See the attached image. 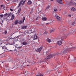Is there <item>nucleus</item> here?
I'll return each mask as SVG.
<instances>
[{"mask_svg":"<svg viewBox=\"0 0 76 76\" xmlns=\"http://www.w3.org/2000/svg\"><path fill=\"white\" fill-rule=\"evenodd\" d=\"M9 16H10V14L8 15L7 17H9Z\"/></svg>","mask_w":76,"mask_h":76,"instance_id":"nucleus-37","label":"nucleus"},{"mask_svg":"<svg viewBox=\"0 0 76 76\" xmlns=\"http://www.w3.org/2000/svg\"><path fill=\"white\" fill-rule=\"evenodd\" d=\"M61 54V53H60L59 52L57 54V55H58L59 54Z\"/></svg>","mask_w":76,"mask_h":76,"instance_id":"nucleus-36","label":"nucleus"},{"mask_svg":"<svg viewBox=\"0 0 76 76\" xmlns=\"http://www.w3.org/2000/svg\"><path fill=\"white\" fill-rule=\"evenodd\" d=\"M54 32V29L51 30H50V33H52V32Z\"/></svg>","mask_w":76,"mask_h":76,"instance_id":"nucleus-25","label":"nucleus"},{"mask_svg":"<svg viewBox=\"0 0 76 76\" xmlns=\"http://www.w3.org/2000/svg\"><path fill=\"white\" fill-rule=\"evenodd\" d=\"M48 23H47V24H46V25H48Z\"/></svg>","mask_w":76,"mask_h":76,"instance_id":"nucleus-52","label":"nucleus"},{"mask_svg":"<svg viewBox=\"0 0 76 76\" xmlns=\"http://www.w3.org/2000/svg\"><path fill=\"white\" fill-rule=\"evenodd\" d=\"M75 32H76V30H75V29L69 31V35H72V34H73V33H75Z\"/></svg>","mask_w":76,"mask_h":76,"instance_id":"nucleus-3","label":"nucleus"},{"mask_svg":"<svg viewBox=\"0 0 76 76\" xmlns=\"http://www.w3.org/2000/svg\"><path fill=\"white\" fill-rule=\"evenodd\" d=\"M23 22L25 21V17H23Z\"/></svg>","mask_w":76,"mask_h":76,"instance_id":"nucleus-34","label":"nucleus"},{"mask_svg":"<svg viewBox=\"0 0 76 76\" xmlns=\"http://www.w3.org/2000/svg\"><path fill=\"white\" fill-rule=\"evenodd\" d=\"M70 3H71V4H73V3H72V0H71V1H70Z\"/></svg>","mask_w":76,"mask_h":76,"instance_id":"nucleus-38","label":"nucleus"},{"mask_svg":"<svg viewBox=\"0 0 76 76\" xmlns=\"http://www.w3.org/2000/svg\"><path fill=\"white\" fill-rule=\"evenodd\" d=\"M71 10L72 11H75V8L74 7H72L71 8Z\"/></svg>","mask_w":76,"mask_h":76,"instance_id":"nucleus-19","label":"nucleus"},{"mask_svg":"<svg viewBox=\"0 0 76 76\" xmlns=\"http://www.w3.org/2000/svg\"><path fill=\"white\" fill-rule=\"evenodd\" d=\"M22 64H23V63H25V61H22L21 62Z\"/></svg>","mask_w":76,"mask_h":76,"instance_id":"nucleus-33","label":"nucleus"},{"mask_svg":"<svg viewBox=\"0 0 76 76\" xmlns=\"http://www.w3.org/2000/svg\"><path fill=\"white\" fill-rule=\"evenodd\" d=\"M23 23V20L18 21V24L21 25V24H22Z\"/></svg>","mask_w":76,"mask_h":76,"instance_id":"nucleus-11","label":"nucleus"},{"mask_svg":"<svg viewBox=\"0 0 76 76\" xmlns=\"http://www.w3.org/2000/svg\"><path fill=\"white\" fill-rule=\"evenodd\" d=\"M74 24H75V22H73L72 23V25H74Z\"/></svg>","mask_w":76,"mask_h":76,"instance_id":"nucleus-41","label":"nucleus"},{"mask_svg":"<svg viewBox=\"0 0 76 76\" xmlns=\"http://www.w3.org/2000/svg\"><path fill=\"white\" fill-rule=\"evenodd\" d=\"M9 39H12V38H10Z\"/></svg>","mask_w":76,"mask_h":76,"instance_id":"nucleus-51","label":"nucleus"},{"mask_svg":"<svg viewBox=\"0 0 76 76\" xmlns=\"http://www.w3.org/2000/svg\"><path fill=\"white\" fill-rule=\"evenodd\" d=\"M49 8H50V6H48L46 8V10H48V9H49Z\"/></svg>","mask_w":76,"mask_h":76,"instance_id":"nucleus-31","label":"nucleus"},{"mask_svg":"<svg viewBox=\"0 0 76 76\" xmlns=\"http://www.w3.org/2000/svg\"><path fill=\"white\" fill-rule=\"evenodd\" d=\"M74 4H75V6H76V3H75Z\"/></svg>","mask_w":76,"mask_h":76,"instance_id":"nucleus-48","label":"nucleus"},{"mask_svg":"<svg viewBox=\"0 0 76 76\" xmlns=\"http://www.w3.org/2000/svg\"><path fill=\"white\" fill-rule=\"evenodd\" d=\"M6 71H7V72H8V71H9V70H10V68H7L6 69Z\"/></svg>","mask_w":76,"mask_h":76,"instance_id":"nucleus-26","label":"nucleus"},{"mask_svg":"<svg viewBox=\"0 0 76 76\" xmlns=\"http://www.w3.org/2000/svg\"><path fill=\"white\" fill-rule=\"evenodd\" d=\"M75 0V1H76V0Z\"/></svg>","mask_w":76,"mask_h":76,"instance_id":"nucleus-58","label":"nucleus"},{"mask_svg":"<svg viewBox=\"0 0 76 76\" xmlns=\"http://www.w3.org/2000/svg\"><path fill=\"white\" fill-rule=\"evenodd\" d=\"M2 49L4 50V51H5V52H7V51H12V50H9L5 46H4L2 47Z\"/></svg>","mask_w":76,"mask_h":76,"instance_id":"nucleus-1","label":"nucleus"},{"mask_svg":"<svg viewBox=\"0 0 76 76\" xmlns=\"http://www.w3.org/2000/svg\"><path fill=\"white\" fill-rule=\"evenodd\" d=\"M27 4L29 5H31V4H32V3L31 1H28Z\"/></svg>","mask_w":76,"mask_h":76,"instance_id":"nucleus-9","label":"nucleus"},{"mask_svg":"<svg viewBox=\"0 0 76 76\" xmlns=\"http://www.w3.org/2000/svg\"><path fill=\"white\" fill-rule=\"evenodd\" d=\"M47 19V18L45 17V18H42V20H44V21H45V20H46Z\"/></svg>","mask_w":76,"mask_h":76,"instance_id":"nucleus-21","label":"nucleus"},{"mask_svg":"<svg viewBox=\"0 0 76 76\" xmlns=\"http://www.w3.org/2000/svg\"><path fill=\"white\" fill-rule=\"evenodd\" d=\"M21 11V8H20L19 9V10H18V13H20V11Z\"/></svg>","mask_w":76,"mask_h":76,"instance_id":"nucleus-15","label":"nucleus"},{"mask_svg":"<svg viewBox=\"0 0 76 76\" xmlns=\"http://www.w3.org/2000/svg\"><path fill=\"white\" fill-rule=\"evenodd\" d=\"M58 75H61V72H59L58 73Z\"/></svg>","mask_w":76,"mask_h":76,"instance_id":"nucleus-32","label":"nucleus"},{"mask_svg":"<svg viewBox=\"0 0 76 76\" xmlns=\"http://www.w3.org/2000/svg\"><path fill=\"white\" fill-rule=\"evenodd\" d=\"M47 41L48 42H51V40L49 39H47Z\"/></svg>","mask_w":76,"mask_h":76,"instance_id":"nucleus-18","label":"nucleus"},{"mask_svg":"<svg viewBox=\"0 0 76 76\" xmlns=\"http://www.w3.org/2000/svg\"><path fill=\"white\" fill-rule=\"evenodd\" d=\"M34 39H33V40H35V39H37V38L38 37L37 36V35H34Z\"/></svg>","mask_w":76,"mask_h":76,"instance_id":"nucleus-13","label":"nucleus"},{"mask_svg":"<svg viewBox=\"0 0 76 76\" xmlns=\"http://www.w3.org/2000/svg\"><path fill=\"white\" fill-rule=\"evenodd\" d=\"M10 10L11 11H12H12H13V10H12V9H10Z\"/></svg>","mask_w":76,"mask_h":76,"instance_id":"nucleus-42","label":"nucleus"},{"mask_svg":"<svg viewBox=\"0 0 76 76\" xmlns=\"http://www.w3.org/2000/svg\"><path fill=\"white\" fill-rule=\"evenodd\" d=\"M7 31H5L4 32V34L5 35H6L7 34Z\"/></svg>","mask_w":76,"mask_h":76,"instance_id":"nucleus-27","label":"nucleus"},{"mask_svg":"<svg viewBox=\"0 0 76 76\" xmlns=\"http://www.w3.org/2000/svg\"><path fill=\"white\" fill-rule=\"evenodd\" d=\"M14 18H15V16H14V15H13L12 16L11 20H13V19H14Z\"/></svg>","mask_w":76,"mask_h":76,"instance_id":"nucleus-20","label":"nucleus"},{"mask_svg":"<svg viewBox=\"0 0 76 76\" xmlns=\"http://www.w3.org/2000/svg\"><path fill=\"white\" fill-rule=\"evenodd\" d=\"M1 7H3V5H1Z\"/></svg>","mask_w":76,"mask_h":76,"instance_id":"nucleus-46","label":"nucleus"},{"mask_svg":"<svg viewBox=\"0 0 76 76\" xmlns=\"http://www.w3.org/2000/svg\"><path fill=\"white\" fill-rule=\"evenodd\" d=\"M64 51L63 52H62L61 53H63V54H66V53H67L69 52V49H64Z\"/></svg>","mask_w":76,"mask_h":76,"instance_id":"nucleus-2","label":"nucleus"},{"mask_svg":"<svg viewBox=\"0 0 76 76\" xmlns=\"http://www.w3.org/2000/svg\"><path fill=\"white\" fill-rule=\"evenodd\" d=\"M51 1H53V0H50Z\"/></svg>","mask_w":76,"mask_h":76,"instance_id":"nucleus-53","label":"nucleus"},{"mask_svg":"<svg viewBox=\"0 0 76 76\" xmlns=\"http://www.w3.org/2000/svg\"><path fill=\"white\" fill-rule=\"evenodd\" d=\"M60 72V73H61V71H59V72Z\"/></svg>","mask_w":76,"mask_h":76,"instance_id":"nucleus-47","label":"nucleus"},{"mask_svg":"<svg viewBox=\"0 0 76 76\" xmlns=\"http://www.w3.org/2000/svg\"><path fill=\"white\" fill-rule=\"evenodd\" d=\"M69 17H70V18H71V17H72V16H71V15H69Z\"/></svg>","mask_w":76,"mask_h":76,"instance_id":"nucleus-43","label":"nucleus"},{"mask_svg":"<svg viewBox=\"0 0 76 76\" xmlns=\"http://www.w3.org/2000/svg\"><path fill=\"white\" fill-rule=\"evenodd\" d=\"M22 2H23V0H22L20 2L18 6V7H19L20 6H21V4H22Z\"/></svg>","mask_w":76,"mask_h":76,"instance_id":"nucleus-10","label":"nucleus"},{"mask_svg":"<svg viewBox=\"0 0 76 76\" xmlns=\"http://www.w3.org/2000/svg\"><path fill=\"white\" fill-rule=\"evenodd\" d=\"M18 20H16L15 21V25H16V24H18Z\"/></svg>","mask_w":76,"mask_h":76,"instance_id":"nucleus-17","label":"nucleus"},{"mask_svg":"<svg viewBox=\"0 0 76 76\" xmlns=\"http://www.w3.org/2000/svg\"><path fill=\"white\" fill-rule=\"evenodd\" d=\"M46 54H47V53H48V51L46 52Z\"/></svg>","mask_w":76,"mask_h":76,"instance_id":"nucleus-49","label":"nucleus"},{"mask_svg":"<svg viewBox=\"0 0 76 76\" xmlns=\"http://www.w3.org/2000/svg\"><path fill=\"white\" fill-rule=\"evenodd\" d=\"M56 19L57 20L58 22H61V19H60V18L59 16H56Z\"/></svg>","mask_w":76,"mask_h":76,"instance_id":"nucleus-5","label":"nucleus"},{"mask_svg":"<svg viewBox=\"0 0 76 76\" xmlns=\"http://www.w3.org/2000/svg\"><path fill=\"white\" fill-rule=\"evenodd\" d=\"M3 16H4V15H3V14L0 15V18H1V17L2 18V17H3Z\"/></svg>","mask_w":76,"mask_h":76,"instance_id":"nucleus-28","label":"nucleus"},{"mask_svg":"<svg viewBox=\"0 0 76 76\" xmlns=\"http://www.w3.org/2000/svg\"><path fill=\"white\" fill-rule=\"evenodd\" d=\"M61 44H62V42H61V41H59L58 42V45H61Z\"/></svg>","mask_w":76,"mask_h":76,"instance_id":"nucleus-14","label":"nucleus"},{"mask_svg":"<svg viewBox=\"0 0 76 76\" xmlns=\"http://www.w3.org/2000/svg\"><path fill=\"white\" fill-rule=\"evenodd\" d=\"M15 68H12V70H15Z\"/></svg>","mask_w":76,"mask_h":76,"instance_id":"nucleus-40","label":"nucleus"},{"mask_svg":"<svg viewBox=\"0 0 76 76\" xmlns=\"http://www.w3.org/2000/svg\"><path fill=\"white\" fill-rule=\"evenodd\" d=\"M29 63H30V62H28Z\"/></svg>","mask_w":76,"mask_h":76,"instance_id":"nucleus-56","label":"nucleus"},{"mask_svg":"<svg viewBox=\"0 0 76 76\" xmlns=\"http://www.w3.org/2000/svg\"><path fill=\"white\" fill-rule=\"evenodd\" d=\"M22 44H23V45H27V42H23Z\"/></svg>","mask_w":76,"mask_h":76,"instance_id":"nucleus-16","label":"nucleus"},{"mask_svg":"<svg viewBox=\"0 0 76 76\" xmlns=\"http://www.w3.org/2000/svg\"><path fill=\"white\" fill-rule=\"evenodd\" d=\"M49 51H50V50H49Z\"/></svg>","mask_w":76,"mask_h":76,"instance_id":"nucleus-57","label":"nucleus"},{"mask_svg":"<svg viewBox=\"0 0 76 76\" xmlns=\"http://www.w3.org/2000/svg\"><path fill=\"white\" fill-rule=\"evenodd\" d=\"M4 63V62H2V63Z\"/></svg>","mask_w":76,"mask_h":76,"instance_id":"nucleus-54","label":"nucleus"},{"mask_svg":"<svg viewBox=\"0 0 76 76\" xmlns=\"http://www.w3.org/2000/svg\"><path fill=\"white\" fill-rule=\"evenodd\" d=\"M43 48V47L41 46L40 48H39L38 49H37L36 50L37 52H40L41 51V50Z\"/></svg>","mask_w":76,"mask_h":76,"instance_id":"nucleus-4","label":"nucleus"},{"mask_svg":"<svg viewBox=\"0 0 76 76\" xmlns=\"http://www.w3.org/2000/svg\"><path fill=\"white\" fill-rule=\"evenodd\" d=\"M53 56H54V55L53 54L49 55L47 56V59H50L52 57H53Z\"/></svg>","mask_w":76,"mask_h":76,"instance_id":"nucleus-6","label":"nucleus"},{"mask_svg":"<svg viewBox=\"0 0 76 76\" xmlns=\"http://www.w3.org/2000/svg\"><path fill=\"white\" fill-rule=\"evenodd\" d=\"M57 2L59 4H63V0H57Z\"/></svg>","mask_w":76,"mask_h":76,"instance_id":"nucleus-7","label":"nucleus"},{"mask_svg":"<svg viewBox=\"0 0 76 76\" xmlns=\"http://www.w3.org/2000/svg\"><path fill=\"white\" fill-rule=\"evenodd\" d=\"M73 48V49H76V47H74Z\"/></svg>","mask_w":76,"mask_h":76,"instance_id":"nucleus-44","label":"nucleus"},{"mask_svg":"<svg viewBox=\"0 0 76 76\" xmlns=\"http://www.w3.org/2000/svg\"><path fill=\"white\" fill-rule=\"evenodd\" d=\"M54 12H57V10L56 9H54Z\"/></svg>","mask_w":76,"mask_h":76,"instance_id":"nucleus-29","label":"nucleus"},{"mask_svg":"<svg viewBox=\"0 0 76 76\" xmlns=\"http://www.w3.org/2000/svg\"><path fill=\"white\" fill-rule=\"evenodd\" d=\"M3 21H2V23H3Z\"/></svg>","mask_w":76,"mask_h":76,"instance_id":"nucleus-55","label":"nucleus"},{"mask_svg":"<svg viewBox=\"0 0 76 76\" xmlns=\"http://www.w3.org/2000/svg\"><path fill=\"white\" fill-rule=\"evenodd\" d=\"M26 28H27V26H24L22 27V29H25Z\"/></svg>","mask_w":76,"mask_h":76,"instance_id":"nucleus-12","label":"nucleus"},{"mask_svg":"<svg viewBox=\"0 0 76 76\" xmlns=\"http://www.w3.org/2000/svg\"><path fill=\"white\" fill-rule=\"evenodd\" d=\"M7 60V61H12V58L10 57H9Z\"/></svg>","mask_w":76,"mask_h":76,"instance_id":"nucleus-8","label":"nucleus"},{"mask_svg":"<svg viewBox=\"0 0 76 76\" xmlns=\"http://www.w3.org/2000/svg\"><path fill=\"white\" fill-rule=\"evenodd\" d=\"M66 38H67V37L63 36V37H62L61 39H66Z\"/></svg>","mask_w":76,"mask_h":76,"instance_id":"nucleus-22","label":"nucleus"},{"mask_svg":"<svg viewBox=\"0 0 76 76\" xmlns=\"http://www.w3.org/2000/svg\"><path fill=\"white\" fill-rule=\"evenodd\" d=\"M25 1H24L23 2V4H22L23 5V4H25Z\"/></svg>","mask_w":76,"mask_h":76,"instance_id":"nucleus-35","label":"nucleus"},{"mask_svg":"<svg viewBox=\"0 0 76 76\" xmlns=\"http://www.w3.org/2000/svg\"><path fill=\"white\" fill-rule=\"evenodd\" d=\"M31 10H32V11H33V8H32Z\"/></svg>","mask_w":76,"mask_h":76,"instance_id":"nucleus-50","label":"nucleus"},{"mask_svg":"<svg viewBox=\"0 0 76 76\" xmlns=\"http://www.w3.org/2000/svg\"><path fill=\"white\" fill-rule=\"evenodd\" d=\"M48 34V32H47V31H45L44 32L43 34Z\"/></svg>","mask_w":76,"mask_h":76,"instance_id":"nucleus-30","label":"nucleus"},{"mask_svg":"<svg viewBox=\"0 0 76 76\" xmlns=\"http://www.w3.org/2000/svg\"><path fill=\"white\" fill-rule=\"evenodd\" d=\"M8 15V14L6 13L5 14H4V17H6Z\"/></svg>","mask_w":76,"mask_h":76,"instance_id":"nucleus-24","label":"nucleus"},{"mask_svg":"<svg viewBox=\"0 0 76 76\" xmlns=\"http://www.w3.org/2000/svg\"><path fill=\"white\" fill-rule=\"evenodd\" d=\"M22 67H25L26 66V65L25 64L23 63V65L21 66Z\"/></svg>","mask_w":76,"mask_h":76,"instance_id":"nucleus-23","label":"nucleus"},{"mask_svg":"<svg viewBox=\"0 0 76 76\" xmlns=\"http://www.w3.org/2000/svg\"><path fill=\"white\" fill-rule=\"evenodd\" d=\"M16 38H19V36H17Z\"/></svg>","mask_w":76,"mask_h":76,"instance_id":"nucleus-45","label":"nucleus"},{"mask_svg":"<svg viewBox=\"0 0 76 76\" xmlns=\"http://www.w3.org/2000/svg\"><path fill=\"white\" fill-rule=\"evenodd\" d=\"M22 47V46H20V47H18V48H19V49H20V48H21Z\"/></svg>","mask_w":76,"mask_h":76,"instance_id":"nucleus-39","label":"nucleus"}]
</instances>
